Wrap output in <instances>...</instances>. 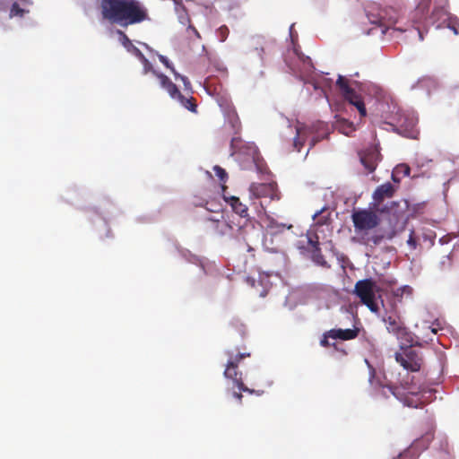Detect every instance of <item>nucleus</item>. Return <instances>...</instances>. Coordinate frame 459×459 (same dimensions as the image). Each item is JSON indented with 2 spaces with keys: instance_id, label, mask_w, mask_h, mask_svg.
<instances>
[{
  "instance_id": "obj_1",
  "label": "nucleus",
  "mask_w": 459,
  "mask_h": 459,
  "mask_svg": "<svg viewBox=\"0 0 459 459\" xmlns=\"http://www.w3.org/2000/svg\"><path fill=\"white\" fill-rule=\"evenodd\" d=\"M103 20L123 28L150 20L147 8L138 0H98Z\"/></svg>"
},
{
  "instance_id": "obj_2",
  "label": "nucleus",
  "mask_w": 459,
  "mask_h": 459,
  "mask_svg": "<svg viewBox=\"0 0 459 459\" xmlns=\"http://www.w3.org/2000/svg\"><path fill=\"white\" fill-rule=\"evenodd\" d=\"M400 351L395 353V360L403 368L411 372H419L423 369L424 356L420 344L417 342H403Z\"/></svg>"
},
{
  "instance_id": "obj_3",
  "label": "nucleus",
  "mask_w": 459,
  "mask_h": 459,
  "mask_svg": "<svg viewBox=\"0 0 459 459\" xmlns=\"http://www.w3.org/2000/svg\"><path fill=\"white\" fill-rule=\"evenodd\" d=\"M377 291L378 287L376 281L372 279H364L356 282L353 292L371 312H378L379 307L376 301Z\"/></svg>"
},
{
  "instance_id": "obj_4",
  "label": "nucleus",
  "mask_w": 459,
  "mask_h": 459,
  "mask_svg": "<svg viewBox=\"0 0 459 459\" xmlns=\"http://www.w3.org/2000/svg\"><path fill=\"white\" fill-rule=\"evenodd\" d=\"M351 220L357 233L368 232V230H374L381 222L377 212L371 209L354 210L351 214Z\"/></svg>"
},
{
  "instance_id": "obj_5",
  "label": "nucleus",
  "mask_w": 459,
  "mask_h": 459,
  "mask_svg": "<svg viewBox=\"0 0 459 459\" xmlns=\"http://www.w3.org/2000/svg\"><path fill=\"white\" fill-rule=\"evenodd\" d=\"M417 124L418 117L414 114L403 112L398 115L395 131L404 137L416 139L419 134Z\"/></svg>"
},
{
  "instance_id": "obj_6",
  "label": "nucleus",
  "mask_w": 459,
  "mask_h": 459,
  "mask_svg": "<svg viewBox=\"0 0 459 459\" xmlns=\"http://www.w3.org/2000/svg\"><path fill=\"white\" fill-rule=\"evenodd\" d=\"M386 330L397 337L402 342H411L413 341L412 333L404 325V323L398 315H390L384 317Z\"/></svg>"
},
{
  "instance_id": "obj_7",
  "label": "nucleus",
  "mask_w": 459,
  "mask_h": 459,
  "mask_svg": "<svg viewBox=\"0 0 459 459\" xmlns=\"http://www.w3.org/2000/svg\"><path fill=\"white\" fill-rule=\"evenodd\" d=\"M360 163L365 169L367 175L373 173L382 156L378 145H371L359 152Z\"/></svg>"
},
{
  "instance_id": "obj_8",
  "label": "nucleus",
  "mask_w": 459,
  "mask_h": 459,
  "mask_svg": "<svg viewBox=\"0 0 459 459\" xmlns=\"http://www.w3.org/2000/svg\"><path fill=\"white\" fill-rule=\"evenodd\" d=\"M430 18L433 20V22L438 21L441 18H444L443 24L453 30L455 35L459 34V19L456 16L448 13L444 7L436 6L431 13Z\"/></svg>"
},
{
  "instance_id": "obj_9",
  "label": "nucleus",
  "mask_w": 459,
  "mask_h": 459,
  "mask_svg": "<svg viewBox=\"0 0 459 459\" xmlns=\"http://www.w3.org/2000/svg\"><path fill=\"white\" fill-rule=\"evenodd\" d=\"M293 53L296 56L298 62L300 64V65L288 64L293 74L299 75L300 78L311 74L314 70V65L311 58L299 51L297 48H294Z\"/></svg>"
},
{
  "instance_id": "obj_10",
  "label": "nucleus",
  "mask_w": 459,
  "mask_h": 459,
  "mask_svg": "<svg viewBox=\"0 0 459 459\" xmlns=\"http://www.w3.org/2000/svg\"><path fill=\"white\" fill-rule=\"evenodd\" d=\"M249 193L255 198L269 197L272 200L280 198L273 184L252 183L249 186Z\"/></svg>"
},
{
  "instance_id": "obj_11",
  "label": "nucleus",
  "mask_w": 459,
  "mask_h": 459,
  "mask_svg": "<svg viewBox=\"0 0 459 459\" xmlns=\"http://www.w3.org/2000/svg\"><path fill=\"white\" fill-rule=\"evenodd\" d=\"M375 11H378L376 5L369 6L367 11V17L370 23L385 26L386 22L394 23L396 22V18L388 16L387 10H380L377 13H375Z\"/></svg>"
},
{
  "instance_id": "obj_12",
  "label": "nucleus",
  "mask_w": 459,
  "mask_h": 459,
  "mask_svg": "<svg viewBox=\"0 0 459 459\" xmlns=\"http://www.w3.org/2000/svg\"><path fill=\"white\" fill-rule=\"evenodd\" d=\"M433 439V434L431 432H428L425 435H423L420 438H418L414 440V442L411 444L410 448L403 453L400 454L396 458L394 459H406V457L409 455V454L416 451L418 453L425 450L429 446L430 442Z\"/></svg>"
},
{
  "instance_id": "obj_13",
  "label": "nucleus",
  "mask_w": 459,
  "mask_h": 459,
  "mask_svg": "<svg viewBox=\"0 0 459 459\" xmlns=\"http://www.w3.org/2000/svg\"><path fill=\"white\" fill-rule=\"evenodd\" d=\"M394 192L395 188L390 182L378 186L372 195L374 207H378L385 198L393 197Z\"/></svg>"
},
{
  "instance_id": "obj_14",
  "label": "nucleus",
  "mask_w": 459,
  "mask_h": 459,
  "mask_svg": "<svg viewBox=\"0 0 459 459\" xmlns=\"http://www.w3.org/2000/svg\"><path fill=\"white\" fill-rule=\"evenodd\" d=\"M315 238L316 239L311 238H308V244L311 247L312 260L322 267L330 268V264L325 259L322 255L321 248L319 247L318 237L316 236Z\"/></svg>"
},
{
  "instance_id": "obj_15",
  "label": "nucleus",
  "mask_w": 459,
  "mask_h": 459,
  "mask_svg": "<svg viewBox=\"0 0 459 459\" xmlns=\"http://www.w3.org/2000/svg\"><path fill=\"white\" fill-rule=\"evenodd\" d=\"M295 132L296 134L293 139V147L295 151L299 152L307 138L312 134L313 130L307 126H297L295 128Z\"/></svg>"
},
{
  "instance_id": "obj_16",
  "label": "nucleus",
  "mask_w": 459,
  "mask_h": 459,
  "mask_svg": "<svg viewBox=\"0 0 459 459\" xmlns=\"http://www.w3.org/2000/svg\"><path fill=\"white\" fill-rule=\"evenodd\" d=\"M118 33L121 37V43L122 45L129 51L132 52L137 58H139L145 65H149L148 59L145 57V56L143 54V52L133 45L130 39L127 37V35L118 30Z\"/></svg>"
},
{
  "instance_id": "obj_17",
  "label": "nucleus",
  "mask_w": 459,
  "mask_h": 459,
  "mask_svg": "<svg viewBox=\"0 0 459 459\" xmlns=\"http://www.w3.org/2000/svg\"><path fill=\"white\" fill-rule=\"evenodd\" d=\"M329 335L332 336V339L336 340H352L355 339L359 334V329H331L328 331Z\"/></svg>"
},
{
  "instance_id": "obj_18",
  "label": "nucleus",
  "mask_w": 459,
  "mask_h": 459,
  "mask_svg": "<svg viewBox=\"0 0 459 459\" xmlns=\"http://www.w3.org/2000/svg\"><path fill=\"white\" fill-rule=\"evenodd\" d=\"M170 98L178 100L187 110L197 113V104L194 97H186L178 90L177 93L173 94Z\"/></svg>"
},
{
  "instance_id": "obj_19",
  "label": "nucleus",
  "mask_w": 459,
  "mask_h": 459,
  "mask_svg": "<svg viewBox=\"0 0 459 459\" xmlns=\"http://www.w3.org/2000/svg\"><path fill=\"white\" fill-rule=\"evenodd\" d=\"M431 0H418V4L414 10L413 22H420L425 19L429 9Z\"/></svg>"
},
{
  "instance_id": "obj_20",
  "label": "nucleus",
  "mask_w": 459,
  "mask_h": 459,
  "mask_svg": "<svg viewBox=\"0 0 459 459\" xmlns=\"http://www.w3.org/2000/svg\"><path fill=\"white\" fill-rule=\"evenodd\" d=\"M153 74L159 79L160 86L168 91L170 97L177 93L178 86L167 75L156 71H153Z\"/></svg>"
},
{
  "instance_id": "obj_21",
  "label": "nucleus",
  "mask_w": 459,
  "mask_h": 459,
  "mask_svg": "<svg viewBox=\"0 0 459 459\" xmlns=\"http://www.w3.org/2000/svg\"><path fill=\"white\" fill-rule=\"evenodd\" d=\"M229 203L232 208V210L241 216L242 218H246L248 216V209L247 206L242 204L238 197L230 196L229 198Z\"/></svg>"
},
{
  "instance_id": "obj_22",
  "label": "nucleus",
  "mask_w": 459,
  "mask_h": 459,
  "mask_svg": "<svg viewBox=\"0 0 459 459\" xmlns=\"http://www.w3.org/2000/svg\"><path fill=\"white\" fill-rule=\"evenodd\" d=\"M412 291L413 290L411 286L404 285L393 290V297L394 298L395 301L401 303L404 296L406 298H411Z\"/></svg>"
},
{
  "instance_id": "obj_23",
  "label": "nucleus",
  "mask_w": 459,
  "mask_h": 459,
  "mask_svg": "<svg viewBox=\"0 0 459 459\" xmlns=\"http://www.w3.org/2000/svg\"><path fill=\"white\" fill-rule=\"evenodd\" d=\"M247 356H249V354L238 353L234 357H230L227 362V367L224 373H229L230 370H236L239 361Z\"/></svg>"
},
{
  "instance_id": "obj_24",
  "label": "nucleus",
  "mask_w": 459,
  "mask_h": 459,
  "mask_svg": "<svg viewBox=\"0 0 459 459\" xmlns=\"http://www.w3.org/2000/svg\"><path fill=\"white\" fill-rule=\"evenodd\" d=\"M414 381V377H411V383H406L405 385H403V389L405 393L416 395L421 392H425V387L422 385H417Z\"/></svg>"
},
{
  "instance_id": "obj_25",
  "label": "nucleus",
  "mask_w": 459,
  "mask_h": 459,
  "mask_svg": "<svg viewBox=\"0 0 459 459\" xmlns=\"http://www.w3.org/2000/svg\"><path fill=\"white\" fill-rule=\"evenodd\" d=\"M336 84L340 88L343 96L349 92L351 93V90H353L351 87H350L348 80L342 75H339Z\"/></svg>"
},
{
  "instance_id": "obj_26",
  "label": "nucleus",
  "mask_w": 459,
  "mask_h": 459,
  "mask_svg": "<svg viewBox=\"0 0 459 459\" xmlns=\"http://www.w3.org/2000/svg\"><path fill=\"white\" fill-rule=\"evenodd\" d=\"M325 208L321 209L320 211H317L314 215H313V219L314 220H316V224L318 225H325V224H328L329 221H330V218H329V214L328 215H323L324 212H325Z\"/></svg>"
},
{
  "instance_id": "obj_27",
  "label": "nucleus",
  "mask_w": 459,
  "mask_h": 459,
  "mask_svg": "<svg viewBox=\"0 0 459 459\" xmlns=\"http://www.w3.org/2000/svg\"><path fill=\"white\" fill-rule=\"evenodd\" d=\"M27 11L21 8L18 3H13L10 10V17L19 16L22 17Z\"/></svg>"
},
{
  "instance_id": "obj_28",
  "label": "nucleus",
  "mask_w": 459,
  "mask_h": 459,
  "mask_svg": "<svg viewBox=\"0 0 459 459\" xmlns=\"http://www.w3.org/2000/svg\"><path fill=\"white\" fill-rule=\"evenodd\" d=\"M230 34V30L226 25H221L217 30L216 35L221 42H224Z\"/></svg>"
},
{
  "instance_id": "obj_29",
  "label": "nucleus",
  "mask_w": 459,
  "mask_h": 459,
  "mask_svg": "<svg viewBox=\"0 0 459 459\" xmlns=\"http://www.w3.org/2000/svg\"><path fill=\"white\" fill-rule=\"evenodd\" d=\"M159 60L160 63H162L167 68L170 69V71L173 73L176 79H178V76H179V74L175 70L172 64L169 62V60L163 55L158 56Z\"/></svg>"
},
{
  "instance_id": "obj_30",
  "label": "nucleus",
  "mask_w": 459,
  "mask_h": 459,
  "mask_svg": "<svg viewBox=\"0 0 459 459\" xmlns=\"http://www.w3.org/2000/svg\"><path fill=\"white\" fill-rule=\"evenodd\" d=\"M213 171L221 182L225 183L227 181L228 174L224 169L216 165L213 168Z\"/></svg>"
},
{
  "instance_id": "obj_31",
  "label": "nucleus",
  "mask_w": 459,
  "mask_h": 459,
  "mask_svg": "<svg viewBox=\"0 0 459 459\" xmlns=\"http://www.w3.org/2000/svg\"><path fill=\"white\" fill-rule=\"evenodd\" d=\"M268 227L272 230H275V232L282 231L284 229H290L292 225L287 226L283 223H277L274 220L270 221Z\"/></svg>"
},
{
  "instance_id": "obj_32",
  "label": "nucleus",
  "mask_w": 459,
  "mask_h": 459,
  "mask_svg": "<svg viewBox=\"0 0 459 459\" xmlns=\"http://www.w3.org/2000/svg\"><path fill=\"white\" fill-rule=\"evenodd\" d=\"M346 100H348L351 105L356 103L357 101L361 100V97L356 93L354 90H351V92L347 93L343 96Z\"/></svg>"
},
{
  "instance_id": "obj_33",
  "label": "nucleus",
  "mask_w": 459,
  "mask_h": 459,
  "mask_svg": "<svg viewBox=\"0 0 459 459\" xmlns=\"http://www.w3.org/2000/svg\"><path fill=\"white\" fill-rule=\"evenodd\" d=\"M329 334L330 333H328V331H326L325 333H323V336L320 340V345L322 347L327 348V347L332 346V343H330V342H329V339H332V336ZM333 345H334V343H333Z\"/></svg>"
},
{
  "instance_id": "obj_34",
  "label": "nucleus",
  "mask_w": 459,
  "mask_h": 459,
  "mask_svg": "<svg viewBox=\"0 0 459 459\" xmlns=\"http://www.w3.org/2000/svg\"><path fill=\"white\" fill-rule=\"evenodd\" d=\"M353 106H355L357 108L358 111L359 112L360 117H365L367 116V110H366L365 104H364V101L362 100V99L360 100L357 101L356 103H354Z\"/></svg>"
},
{
  "instance_id": "obj_35",
  "label": "nucleus",
  "mask_w": 459,
  "mask_h": 459,
  "mask_svg": "<svg viewBox=\"0 0 459 459\" xmlns=\"http://www.w3.org/2000/svg\"><path fill=\"white\" fill-rule=\"evenodd\" d=\"M216 222H217V228H220L221 233H222V234L226 233L227 229L231 230V226L229 223H227L225 221L216 220Z\"/></svg>"
},
{
  "instance_id": "obj_36",
  "label": "nucleus",
  "mask_w": 459,
  "mask_h": 459,
  "mask_svg": "<svg viewBox=\"0 0 459 459\" xmlns=\"http://www.w3.org/2000/svg\"><path fill=\"white\" fill-rule=\"evenodd\" d=\"M410 34H417L419 37V40L422 41L424 39V31L420 30L419 27H412V29L409 30Z\"/></svg>"
},
{
  "instance_id": "obj_37",
  "label": "nucleus",
  "mask_w": 459,
  "mask_h": 459,
  "mask_svg": "<svg viewBox=\"0 0 459 459\" xmlns=\"http://www.w3.org/2000/svg\"><path fill=\"white\" fill-rule=\"evenodd\" d=\"M342 133L346 135H349L351 132L355 130L351 123L344 122L342 125Z\"/></svg>"
},
{
  "instance_id": "obj_38",
  "label": "nucleus",
  "mask_w": 459,
  "mask_h": 459,
  "mask_svg": "<svg viewBox=\"0 0 459 459\" xmlns=\"http://www.w3.org/2000/svg\"><path fill=\"white\" fill-rule=\"evenodd\" d=\"M407 243L408 245L412 247V248H416V246H417V241L414 238V231L411 230L410 236H409V238L407 240Z\"/></svg>"
},
{
  "instance_id": "obj_39",
  "label": "nucleus",
  "mask_w": 459,
  "mask_h": 459,
  "mask_svg": "<svg viewBox=\"0 0 459 459\" xmlns=\"http://www.w3.org/2000/svg\"><path fill=\"white\" fill-rule=\"evenodd\" d=\"M240 142V138L239 137H233L231 139V142H230V148L232 150V153L231 155L234 154V152H236V149L238 148V143Z\"/></svg>"
},
{
  "instance_id": "obj_40",
  "label": "nucleus",
  "mask_w": 459,
  "mask_h": 459,
  "mask_svg": "<svg viewBox=\"0 0 459 459\" xmlns=\"http://www.w3.org/2000/svg\"><path fill=\"white\" fill-rule=\"evenodd\" d=\"M178 79H180L183 82L186 89H191V82L186 76L179 74V76H178Z\"/></svg>"
},
{
  "instance_id": "obj_41",
  "label": "nucleus",
  "mask_w": 459,
  "mask_h": 459,
  "mask_svg": "<svg viewBox=\"0 0 459 459\" xmlns=\"http://www.w3.org/2000/svg\"><path fill=\"white\" fill-rule=\"evenodd\" d=\"M383 238L384 237L382 235H374L368 238V241H371L374 245H378L382 241Z\"/></svg>"
},
{
  "instance_id": "obj_42",
  "label": "nucleus",
  "mask_w": 459,
  "mask_h": 459,
  "mask_svg": "<svg viewBox=\"0 0 459 459\" xmlns=\"http://www.w3.org/2000/svg\"><path fill=\"white\" fill-rule=\"evenodd\" d=\"M187 31H191L193 32V34L198 39H201V35L199 33V31L196 30V28L195 26H193L192 24H189L188 27H187Z\"/></svg>"
},
{
  "instance_id": "obj_43",
  "label": "nucleus",
  "mask_w": 459,
  "mask_h": 459,
  "mask_svg": "<svg viewBox=\"0 0 459 459\" xmlns=\"http://www.w3.org/2000/svg\"><path fill=\"white\" fill-rule=\"evenodd\" d=\"M427 330L429 331L432 334H436L438 331V327L435 326V325L433 324L432 325L428 326Z\"/></svg>"
},
{
  "instance_id": "obj_44",
  "label": "nucleus",
  "mask_w": 459,
  "mask_h": 459,
  "mask_svg": "<svg viewBox=\"0 0 459 459\" xmlns=\"http://www.w3.org/2000/svg\"><path fill=\"white\" fill-rule=\"evenodd\" d=\"M319 141H321L319 136H313L310 142L311 147L315 146L316 143H318Z\"/></svg>"
},
{
  "instance_id": "obj_45",
  "label": "nucleus",
  "mask_w": 459,
  "mask_h": 459,
  "mask_svg": "<svg viewBox=\"0 0 459 459\" xmlns=\"http://www.w3.org/2000/svg\"><path fill=\"white\" fill-rule=\"evenodd\" d=\"M394 395L397 394V387L392 385H385Z\"/></svg>"
},
{
  "instance_id": "obj_46",
  "label": "nucleus",
  "mask_w": 459,
  "mask_h": 459,
  "mask_svg": "<svg viewBox=\"0 0 459 459\" xmlns=\"http://www.w3.org/2000/svg\"><path fill=\"white\" fill-rule=\"evenodd\" d=\"M379 377H385V375H371L370 382L373 383L375 380H378Z\"/></svg>"
},
{
  "instance_id": "obj_47",
  "label": "nucleus",
  "mask_w": 459,
  "mask_h": 459,
  "mask_svg": "<svg viewBox=\"0 0 459 459\" xmlns=\"http://www.w3.org/2000/svg\"><path fill=\"white\" fill-rule=\"evenodd\" d=\"M238 387H239L240 390H242V391H248L249 392V389L247 387H246L242 382L238 383Z\"/></svg>"
},
{
  "instance_id": "obj_48",
  "label": "nucleus",
  "mask_w": 459,
  "mask_h": 459,
  "mask_svg": "<svg viewBox=\"0 0 459 459\" xmlns=\"http://www.w3.org/2000/svg\"><path fill=\"white\" fill-rule=\"evenodd\" d=\"M247 252L252 253V256H254V255H254V251H255V250H254V248H253L251 246L247 245Z\"/></svg>"
},
{
  "instance_id": "obj_49",
  "label": "nucleus",
  "mask_w": 459,
  "mask_h": 459,
  "mask_svg": "<svg viewBox=\"0 0 459 459\" xmlns=\"http://www.w3.org/2000/svg\"><path fill=\"white\" fill-rule=\"evenodd\" d=\"M405 403H406V404H407L408 406H412V403H410L408 399H405ZM417 406H418L417 404L413 405V407H417Z\"/></svg>"
},
{
  "instance_id": "obj_50",
  "label": "nucleus",
  "mask_w": 459,
  "mask_h": 459,
  "mask_svg": "<svg viewBox=\"0 0 459 459\" xmlns=\"http://www.w3.org/2000/svg\"><path fill=\"white\" fill-rule=\"evenodd\" d=\"M234 396L236 398H238V400H240L242 398V395L240 394H238V393H234Z\"/></svg>"
},
{
  "instance_id": "obj_51",
  "label": "nucleus",
  "mask_w": 459,
  "mask_h": 459,
  "mask_svg": "<svg viewBox=\"0 0 459 459\" xmlns=\"http://www.w3.org/2000/svg\"><path fill=\"white\" fill-rule=\"evenodd\" d=\"M409 174H410V169L407 167L405 169V175H409Z\"/></svg>"
},
{
  "instance_id": "obj_52",
  "label": "nucleus",
  "mask_w": 459,
  "mask_h": 459,
  "mask_svg": "<svg viewBox=\"0 0 459 459\" xmlns=\"http://www.w3.org/2000/svg\"><path fill=\"white\" fill-rule=\"evenodd\" d=\"M221 188H222V191L224 192V191L226 190L227 186H224V185H222V186H221Z\"/></svg>"
},
{
  "instance_id": "obj_53",
  "label": "nucleus",
  "mask_w": 459,
  "mask_h": 459,
  "mask_svg": "<svg viewBox=\"0 0 459 459\" xmlns=\"http://www.w3.org/2000/svg\"><path fill=\"white\" fill-rule=\"evenodd\" d=\"M195 205H200V206H202V205H203V204H202V203H196V202H195Z\"/></svg>"
},
{
  "instance_id": "obj_54",
  "label": "nucleus",
  "mask_w": 459,
  "mask_h": 459,
  "mask_svg": "<svg viewBox=\"0 0 459 459\" xmlns=\"http://www.w3.org/2000/svg\"><path fill=\"white\" fill-rule=\"evenodd\" d=\"M311 148H312L311 146H310V147H308V149L307 150V152H310V150H311Z\"/></svg>"
},
{
  "instance_id": "obj_55",
  "label": "nucleus",
  "mask_w": 459,
  "mask_h": 459,
  "mask_svg": "<svg viewBox=\"0 0 459 459\" xmlns=\"http://www.w3.org/2000/svg\"><path fill=\"white\" fill-rule=\"evenodd\" d=\"M311 148H312L311 146H310V147H308V149L307 150V152H310V150H311Z\"/></svg>"
},
{
  "instance_id": "obj_56",
  "label": "nucleus",
  "mask_w": 459,
  "mask_h": 459,
  "mask_svg": "<svg viewBox=\"0 0 459 459\" xmlns=\"http://www.w3.org/2000/svg\"><path fill=\"white\" fill-rule=\"evenodd\" d=\"M311 148H312L311 146H310V147H308V149L307 150V152H310V150H311Z\"/></svg>"
}]
</instances>
